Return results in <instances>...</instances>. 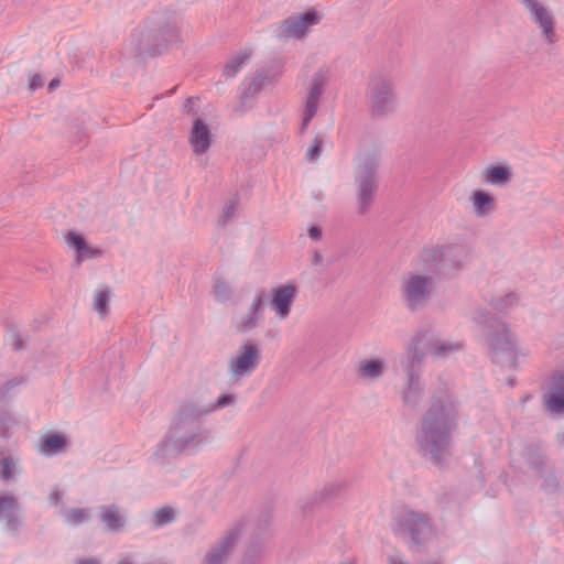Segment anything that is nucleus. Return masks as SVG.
<instances>
[{"label":"nucleus","mask_w":564,"mask_h":564,"mask_svg":"<svg viewBox=\"0 0 564 564\" xmlns=\"http://www.w3.org/2000/svg\"><path fill=\"white\" fill-rule=\"evenodd\" d=\"M265 82L267 75L262 70L257 72L253 76L243 82L237 108L238 111L242 112L246 110L249 102L261 91Z\"/></svg>","instance_id":"nucleus-19"},{"label":"nucleus","mask_w":564,"mask_h":564,"mask_svg":"<svg viewBox=\"0 0 564 564\" xmlns=\"http://www.w3.org/2000/svg\"><path fill=\"white\" fill-rule=\"evenodd\" d=\"M469 200L473 207V213L479 218L488 217L495 210L494 196L484 191L476 189L471 192Z\"/></svg>","instance_id":"nucleus-23"},{"label":"nucleus","mask_w":564,"mask_h":564,"mask_svg":"<svg viewBox=\"0 0 564 564\" xmlns=\"http://www.w3.org/2000/svg\"><path fill=\"white\" fill-rule=\"evenodd\" d=\"M61 84L59 79L58 78H53L50 84H48V90L52 91L54 90L56 87H58Z\"/></svg>","instance_id":"nucleus-43"},{"label":"nucleus","mask_w":564,"mask_h":564,"mask_svg":"<svg viewBox=\"0 0 564 564\" xmlns=\"http://www.w3.org/2000/svg\"><path fill=\"white\" fill-rule=\"evenodd\" d=\"M66 243L76 251V260L78 262L96 259L101 256V250L97 247L89 246L83 236L70 231L66 237Z\"/></svg>","instance_id":"nucleus-20"},{"label":"nucleus","mask_w":564,"mask_h":564,"mask_svg":"<svg viewBox=\"0 0 564 564\" xmlns=\"http://www.w3.org/2000/svg\"><path fill=\"white\" fill-rule=\"evenodd\" d=\"M435 290L434 273L408 272L400 282V294L412 312L425 307Z\"/></svg>","instance_id":"nucleus-6"},{"label":"nucleus","mask_w":564,"mask_h":564,"mask_svg":"<svg viewBox=\"0 0 564 564\" xmlns=\"http://www.w3.org/2000/svg\"><path fill=\"white\" fill-rule=\"evenodd\" d=\"M397 532L402 536L409 535L414 542L420 543L431 533V528L422 514L405 511L398 519Z\"/></svg>","instance_id":"nucleus-17"},{"label":"nucleus","mask_w":564,"mask_h":564,"mask_svg":"<svg viewBox=\"0 0 564 564\" xmlns=\"http://www.w3.org/2000/svg\"><path fill=\"white\" fill-rule=\"evenodd\" d=\"M430 332V327L416 330L405 346V356L401 366L405 375L404 382L400 389V395L404 404L416 405L424 391L421 380V365L425 358L422 343Z\"/></svg>","instance_id":"nucleus-4"},{"label":"nucleus","mask_w":564,"mask_h":564,"mask_svg":"<svg viewBox=\"0 0 564 564\" xmlns=\"http://www.w3.org/2000/svg\"><path fill=\"white\" fill-rule=\"evenodd\" d=\"M311 264L315 267H321L322 269L325 268V260L321 252L314 251L311 257Z\"/></svg>","instance_id":"nucleus-40"},{"label":"nucleus","mask_w":564,"mask_h":564,"mask_svg":"<svg viewBox=\"0 0 564 564\" xmlns=\"http://www.w3.org/2000/svg\"><path fill=\"white\" fill-rule=\"evenodd\" d=\"M484 181L491 185H505L511 178V171L507 166L496 165L487 167L482 173Z\"/></svg>","instance_id":"nucleus-27"},{"label":"nucleus","mask_w":564,"mask_h":564,"mask_svg":"<svg viewBox=\"0 0 564 564\" xmlns=\"http://www.w3.org/2000/svg\"><path fill=\"white\" fill-rule=\"evenodd\" d=\"M542 399L546 410L551 413H564V375L552 377L544 389Z\"/></svg>","instance_id":"nucleus-18"},{"label":"nucleus","mask_w":564,"mask_h":564,"mask_svg":"<svg viewBox=\"0 0 564 564\" xmlns=\"http://www.w3.org/2000/svg\"><path fill=\"white\" fill-rule=\"evenodd\" d=\"M262 349L259 344L245 341L228 360V372L235 380L250 376L260 365Z\"/></svg>","instance_id":"nucleus-11"},{"label":"nucleus","mask_w":564,"mask_h":564,"mask_svg":"<svg viewBox=\"0 0 564 564\" xmlns=\"http://www.w3.org/2000/svg\"><path fill=\"white\" fill-rule=\"evenodd\" d=\"M15 501L12 497H0V513L14 509Z\"/></svg>","instance_id":"nucleus-39"},{"label":"nucleus","mask_w":564,"mask_h":564,"mask_svg":"<svg viewBox=\"0 0 564 564\" xmlns=\"http://www.w3.org/2000/svg\"><path fill=\"white\" fill-rule=\"evenodd\" d=\"M195 411L202 416H206L219 409H224L226 406L232 405L236 402L235 394H223L220 395L216 402H202L198 400H188L186 401Z\"/></svg>","instance_id":"nucleus-24"},{"label":"nucleus","mask_w":564,"mask_h":564,"mask_svg":"<svg viewBox=\"0 0 564 564\" xmlns=\"http://www.w3.org/2000/svg\"><path fill=\"white\" fill-rule=\"evenodd\" d=\"M213 294L216 301L226 303L230 301L232 296V288L225 280L218 279L214 284Z\"/></svg>","instance_id":"nucleus-31"},{"label":"nucleus","mask_w":564,"mask_h":564,"mask_svg":"<svg viewBox=\"0 0 564 564\" xmlns=\"http://www.w3.org/2000/svg\"><path fill=\"white\" fill-rule=\"evenodd\" d=\"M507 304H501L500 302L496 301L494 303L495 308L502 310Z\"/></svg>","instance_id":"nucleus-45"},{"label":"nucleus","mask_w":564,"mask_h":564,"mask_svg":"<svg viewBox=\"0 0 564 564\" xmlns=\"http://www.w3.org/2000/svg\"><path fill=\"white\" fill-rule=\"evenodd\" d=\"M22 383V380L18 377L8 379L0 386V400L7 398L10 392Z\"/></svg>","instance_id":"nucleus-36"},{"label":"nucleus","mask_w":564,"mask_h":564,"mask_svg":"<svg viewBox=\"0 0 564 564\" xmlns=\"http://www.w3.org/2000/svg\"><path fill=\"white\" fill-rule=\"evenodd\" d=\"M530 22L539 31L547 45L557 42L556 17L553 9L543 0H519Z\"/></svg>","instance_id":"nucleus-8"},{"label":"nucleus","mask_w":564,"mask_h":564,"mask_svg":"<svg viewBox=\"0 0 564 564\" xmlns=\"http://www.w3.org/2000/svg\"><path fill=\"white\" fill-rule=\"evenodd\" d=\"M264 293L257 292L245 312L238 313L232 317V327L240 334H247L254 330L263 312Z\"/></svg>","instance_id":"nucleus-16"},{"label":"nucleus","mask_w":564,"mask_h":564,"mask_svg":"<svg viewBox=\"0 0 564 564\" xmlns=\"http://www.w3.org/2000/svg\"><path fill=\"white\" fill-rule=\"evenodd\" d=\"M118 564H133V563H131V562H130V561H128L127 558H123V560H120V561L118 562Z\"/></svg>","instance_id":"nucleus-47"},{"label":"nucleus","mask_w":564,"mask_h":564,"mask_svg":"<svg viewBox=\"0 0 564 564\" xmlns=\"http://www.w3.org/2000/svg\"><path fill=\"white\" fill-rule=\"evenodd\" d=\"M319 17L315 11L292 15L274 26V35L279 40L301 39L306 35L310 26L316 24Z\"/></svg>","instance_id":"nucleus-12"},{"label":"nucleus","mask_w":564,"mask_h":564,"mask_svg":"<svg viewBox=\"0 0 564 564\" xmlns=\"http://www.w3.org/2000/svg\"><path fill=\"white\" fill-rule=\"evenodd\" d=\"M390 563L391 564H404L400 558H398L397 556H391L390 557Z\"/></svg>","instance_id":"nucleus-44"},{"label":"nucleus","mask_w":564,"mask_h":564,"mask_svg":"<svg viewBox=\"0 0 564 564\" xmlns=\"http://www.w3.org/2000/svg\"><path fill=\"white\" fill-rule=\"evenodd\" d=\"M237 208V198L234 197L231 199H229L228 203L225 204V206L223 207V210H221V214H220V221L223 224H226L230 217L234 215L235 210Z\"/></svg>","instance_id":"nucleus-37"},{"label":"nucleus","mask_w":564,"mask_h":564,"mask_svg":"<svg viewBox=\"0 0 564 564\" xmlns=\"http://www.w3.org/2000/svg\"><path fill=\"white\" fill-rule=\"evenodd\" d=\"M110 297H111V291L108 286L99 288L95 292L94 310L101 317H105L109 312Z\"/></svg>","instance_id":"nucleus-28"},{"label":"nucleus","mask_w":564,"mask_h":564,"mask_svg":"<svg viewBox=\"0 0 564 564\" xmlns=\"http://www.w3.org/2000/svg\"><path fill=\"white\" fill-rule=\"evenodd\" d=\"M14 468L13 460H2L0 464V474L3 479H9L12 475V469Z\"/></svg>","instance_id":"nucleus-38"},{"label":"nucleus","mask_w":564,"mask_h":564,"mask_svg":"<svg viewBox=\"0 0 564 564\" xmlns=\"http://www.w3.org/2000/svg\"><path fill=\"white\" fill-rule=\"evenodd\" d=\"M174 519V511L173 509L165 507L160 510H158L153 514V521L156 525H163Z\"/></svg>","instance_id":"nucleus-34"},{"label":"nucleus","mask_w":564,"mask_h":564,"mask_svg":"<svg viewBox=\"0 0 564 564\" xmlns=\"http://www.w3.org/2000/svg\"><path fill=\"white\" fill-rule=\"evenodd\" d=\"M332 77L328 65L321 66L310 78L305 95L303 97L302 130L306 129L312 119L316 116L324 90Z\"/></svg>","instance_id":"nucleus-9"},{"label":"nucleus","mask_w":564,"mask_h":564,"mask_svg":"<svg viewBox=\"0 0 564 564\" xmlns=\"http://www.w3.org/2000/svg\"><path fill=\"white\" fill-rule=\"evenodd\" d=\"M307 236L312 239V240H319L322 238V228L319 226H312L308 228L307 230Z\"/></svg>","instance_id":"nucleus-42"},{"label":"nucleus","mask_w":564,"mask_h":564,"mask_svg":"<svg viewBox=\"0 0 564 564\" xmlns=\"http://www.w3.org/2000/svg\"><path fill=\"white\" fill-rule=\"evenodd\" d=\"M457 419V404L451 395L434 397L421 421L417 435L420 446L432 456L446 454L452 445Z\"/></svg>","instance_id":"nucleus-1"},{"label":"nucleus","mask_w":564,"mask_h":564,"mask_svg":"<svg viewBox=\"0 0 564 564\" xmlns=\"http://www.w3.org/2000/svg\"><path fill=\"white\" fill-rule=\"evenodd\" d=\"M377 161L373 158H360L356 181L358 183V193L356 200V212L359 215H365L373 200V195L377 189L375 174L377 171Z\"/></svg>","instance_id":"nucleus-10"},{"label":"nucleus","mask_w":564,"mask_h":564,"mask_svg":"<svg viewBox=\"0 0 564 564\" xmlns=\"http://www.w3.org/2000/svg\"><path fill=\"white\" fill-rule=\"evenodd\" d=\"M202 416L186 401L172 416L169 430L159 444L163 455H193L209 440V432L199 424Z\"/></svg>","instance_id":"nucleus-2"},{"label":"nucleus","mask_w":564,"mask_h":564,"mask_svg":"<svg viewBox=\"0 0 564 564\" xmlns=\"http://www.w3.org/2000/svg\"><path fill=\"white\" fill-rule=\"evenodd\" d=\"M188 145L194 155L200 156L208 152L213 142V127L207 118L195 116L192 120L191 129L187 137Z\"/></svg>","instance_id":"nucleus-13"},{"label":"nucleus","mask_w":564,"mask_h":564,"mask_svg":"<svg viewBox=\"0 0 564 564\" xmlns=\"http://www.w3.org/2000/svg\"><path fill=\"white\" fill-rule=\"evenodd\" d=\"M471 319L482 327L488 354L495 362L513 366L519 355H525L505 322L489 316L484 308L475 310Z\"/></svg>","instance_id":"nucleus-3"},{"label":"nucleus","mask_w":564,"mask_h":564,"mask_svg":"<svg viewBox=\"0 0 564 564\" xmlns=\"http://www.w3.org/2000/svg\"><path fill=\"white\" fill-rule=\"evenodd\" d=\"M514 300L513 295L512 294H509L506 299V301H508V303H511L512 301Z\"/></svg>","instance_id":"nucleus-48"},{"label":"nucleus","mask_w":564,"mask_h":564,"mask_svg":"<svg viewBox=\"0 0 564 564\" xmlns=\"http://www.w3.org/2000/svg\"><path fill=\"white\" fill-rule=\"evenodd\" d=\"M230 546V541L226 540L221 546L207 554L205 564H220L226 557Z\"/></svg>","instance_id":"nucleus-32"},{"label":"nucleus","mask_w":564,"mask_h":564,"mask_svg":"<svg viewBox=\"0 0 564 564\" xmlns=\"http://www.w3.org/2000/svg\"><path fill=\"white\" fill-rule=\"evenodd\" d=\"M323 150V141L318 137H315L308 147L305 158L308 162H315L319 159Z\"/></svg>","instance_id":"nucleus-33"},{"label":"nucleus","mask_w":564,"mask_h":564,"mask_svg":"<svg viewBox=\"0 0 564 564\" xmlns=\"http://www.w3.org/2000/svg\"><path fill=\"white\" fill-rule=\"evenodd\" d=\"M159 36L162 40V44L159 46H169L181 41L180 30L175 23H167L159 31Z\"/></svg>","instance_id":"nucleus-30"},{"label":"nucleus","mask_w":564,"mask_h":564,"mask_svg":"<svg viewBox=\"0 0 564 564\" xmlns=\"http://www.w3.org/2000/svg\"><path fill=\"white\" fill-rule=\"evenodd\" d=\"M270 295V310L278 319L284 321L292 312L293 304L299 295V289L292 283L281 284L271 289Z\"/></svg>","instance_id":"nucleus-14"},{"label":"nucleus","mask_w":564,"mask_h":564,"mask_svg":"<svg viewBox=\"0 0 564 564\" xmlns=\"http://www.w3.org/2000/svg\"><path fill=\"white\" fill-rule=\"evenodd\" d=\"M100 519L110 531H119L123 529L126 524L123 514L115 505L101 507Z\"/></svg>","instance_id":"nucleus-25"},{"label":"nucleus","mask_w":564,"mask_h":564,"mask_svg":"<svg viewBox=\"0 0 564 564\" xmlns=\"http://www.w3.org/2000/svg\"><path fill=\"white\" fill-rule=\"evenodd\" d=\"M421 262L426 271L434 274H452L467 262L468 251L464 246H436L425 248L421 256Z\"/></svg>","instance_id":"nucleus-5"},{"label":"nucleus","mask_w":564,"mask_h":564,"mask_svg":"<svg viewBox=\"0 0 564 564\" xmlns=\"http://www.w3.org/2000/svg\"><path fill=\"white\" fill-rule=\"evenodd\" d=\"M250 54L246 51L239 52L237 55L231 57L224 67V75L226 77H234L241 67L246 64V62L249 59Z\"/></svg>","instance_id":"nucleus-29"},{"label":"nucleus","mask_w":564,"mask_h":564,"mask_svg":"<svg viewBox=\"0 0 564 564\" xmlns=\"http://www.w3.org/2000/svg\"><path fill=\"white\" fill-rule=\"evenodd\" d=\"M88 518V513L84 509H73L66 516V522L73 525L83 523Z\"/></svg>","instance_id":"nucleus-35"},{"label":"nucleus","mask_w":564,"mask_h":564,"mask_svg":"<svg viewBox=\"0 0 564 564\" xmlns=\"http://www.w3.org/2000/svg\"><path fill=\"white\" fill-rule=\"evenodd\" d=\"M78 564H98V562L96 560H87V561L79 562Z\"/></svg>","instance_id":"nucleus-46"},{"label":"nucleus","mask_w":564,"mask_h":564,"mask_svg":"<svg viewBox=\"0 0 564 564\" xmlns=\"http://www.w3.org/2000/svg\"><path fill=\"white\" fill-rule=\"evenodd\" d=\"M18 425V421L9 413H0V457L8 458V440L11 436V430Z\"/></svg>","instance_id":"nucleus-26"},{"label":"nucleus","mask_w":564,"mask_h":564,"mask_svg":"<svg viewBox=\"0 0 564 564\" xmlns=\"http://www.w3.org/2000/svg\"><path fill=\"white\" fill-rule=\"evenodd\" d=\"M69 445V440L64 433H52L44 435L39 444V449L43 455L53 456L65 452Z\"/></svg>","instance_id":"nucleus-22"},{"label":"nucleus","mask_w":564,"mask_h":564,"mask_svg":"<svg viewBox=\"0 0 564 564\" xmlns=\"http://www.w3.org/2000/svg\"><path fill=\"white\" fill-rule=\"evenodd\" d=\"M367 104L373 117H384L397 108L395 83L386 76H375L367 88Z\"/></svg>","instance_id":"nucleus-7"},{"label":"nucleus","mask_w":564,"mask_h":564,"mask_svg":"<svg viewBox=\"0 0 564 564\" xmlns=\"http://www.w3.org/2000/svg\"><path fill=\"white\" fill-rule=\"evenodd\" d=\"M42 85H43V82L39 74H34L31 76L30 84H29L30 90H32V91L36 90V89L41 88Z\"/></svg>","instance_id":"nucleus-41"},{"label":"nucleus","mask_w":564,"mask_h":564,"mask_svg":"<svg viewBox=\"0 0 564 564\" xmlns=\"http://www.w3.org/2000/svg\"><path fill=\"white\" fill-rule=\"evenodd\" d=\"M387 370V362L380 358L362 359L358 364V376L368 381L375 382L379 380Z\"/></svg>","instance_id":"nucleus-21"},{"label":"nucleus","mask_w":564,"mask_h":564,"mask_svg":"<svg viewBox=\"0 0 564 564\" xmlns=\"http://www.w3.org/2000/svg\"><path fill=\"white\" fill-rule=\"evenodd\" d=\"M427 327H430V332L422 345L426 341V350L433 358L446 359L463 349L464 343L459 339L434 336V327L431 324L423 325L417 330Z\"/></svg>","instance_id":"nucleus-15"}]
</instances>
